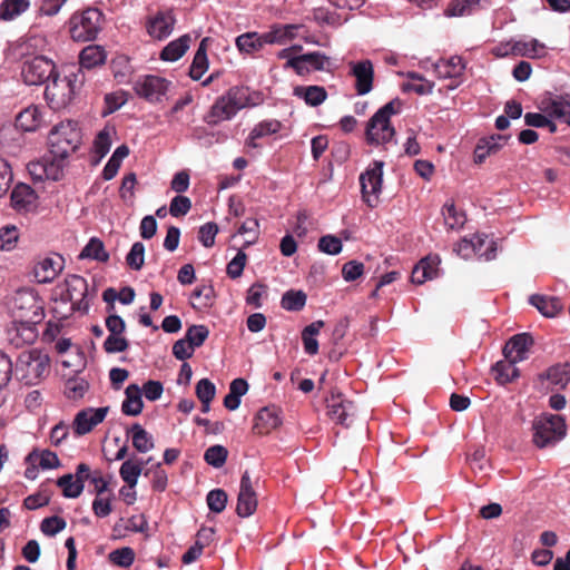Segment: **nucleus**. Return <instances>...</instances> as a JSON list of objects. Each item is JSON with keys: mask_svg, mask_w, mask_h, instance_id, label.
Segmentation results:
<instances>
[{"mask_svg": "<svg viewBox=\"0 0 570 570\" xmlns=\"http://www.w3.org/2000/svg\"><path fill=\"white\" fill-rule=\"evenodd\" d=\"M512 50L514 51V56L537 59L544 56L546 46L537 39H530L528 41L514 40Z\"/></svg>", "mask_w": 570, "mask_h": 570, "instance_id": "473e14b6", "label": "nucleus"}, {"mask_svg": "<svg viewBox=\"0 0 570 570\" xmlns=\"http://www.w3.org/2000/svg\"><path fill=\"white\" fill-rule=\"evenodd\" d=\"M56 483L59 488H61L62 495L69 499L78 498L82 493L85 487L81 483V480H77V478L70 473L58 478Z\"/></svg>", "mask_w": 570, "mask_h": 570, "instance_id": "79ce46f5", "label": "nucleus"}, {"mask_svg": "<svg viewBox=\"0 0 570 570\" xmlns=\"http://www.w3.org/2000/svg\"><path fill=\"white\" fill-rule=\"evenodd\" d=\"M79 258H90L97 262L106 263L109 259V254L105 249L104 243L99 238L92 237L82 248Z\"/></svg>", "mask_w": 570, "mask_h": 570, "instance_id": "ea45409f", "label": "nucleus"}, {"mask_svg": "<svg viewBox=\"0 0 570 570\" xmlns=\"http://www.w3.org/2000/svg\"><path fill=\"white\" fill-rule=\"evenodd\" d=\"M65 161L66 160H59L51 156V159H43L42 161L30 164L29 169L30 173L39 179L46 178L57 181L63 175Z\"/></svg>", "mask_w": 570, "mask_h": 570, "instance_id": "412c9836", "label": "nucleus"}, {"mask_svg": "<svg viewBox=\"0 0 570 570\" xmlns=\"http://www.w3.org/2000/svg\"><path fill=\"white\" fill-rule=\"evenodd\" d=\"M29 6V0H3L0 3V19L12 20L24 12Z\"/></svg>", "mask_w": 570, "mask_h": 570, "instance_id": "37998d69", "label": "nucleus"}, {"mask_svg": "<svg viewBox=\"0 0 570 570\" xmlns=\"http://www.w3.org/2000/svg\"><path fill=\"white\" fill-rule=\"evenodd\" d=\"M327 414L332 421L350 426L355 415V406L351 401L343 397L341 393H332L326 399Z\"/></svg>", "mask_w": 570, "mask_h": 570, "instance_id": "dca6fc26", "label": "nucleus"}, {"mask_svg": "<svg viewBox=\"0 0 570 570\" xmlns=\"http://www.w3.org/2000/svg\"><path fill=\"white\" fill-rule=\"evenodd\" d=\"M129 343L122 335H108L104 343V348L107 353H120L128 348Z\"/></svg>", "mask_w": 570, "mask_h": 570, "instance_id": "69168bd1", "label": "nucleus"}, {"mask_svg": "<svg viewBox=\"0 0 570 570\" xmlns=\"http://www.w3.org/2000/svg\"><path fill=\"white\" fill-rule=\"evenodd\" d=\"M102 22L104 13L97 8L75 12L69 19L70 36L75 41H91L100 32Z\"/></svg>", "mask_w": 570, "mask_h": 570, "instance_id": "20e7f679", "label": "nucleus"}, {"mask_svg": "<svg viewBox=\"0 0 570 570\" xmlns=\"http://www.w3.org/2000/svg\"><path fill=\"white\" fill-rule=\"evenodd\" d=\"M89 389L88 382L82 377H71L65 385V394L69 400H80Z\"/></svg>", "mask_w": 570, "mask_h": 570, "instance_id": "09e8293b", "label": "nucleus"}, {"mask_svg": "<svg viewBox=\"0 0 570 570\" xmlns=\"http://www.w3.org/2000/svg\"><path fill=\"white\" fill-rule=\"evenodd\" d=\"M170 82L156 75H145L134 82L136 95L144 98L148 102H160L167 94Z\"/></svg>", "mask_w": 570, "mask_h": 570, "instance_id": "9d476101", "label": "nucleus"}, {"mask_svg": "<svg viewBox=\"0 0 570 570\" xmlns=\"http://www.w3.org/2000/svg\"><path fill=\"white\" fill-rule=\"evenodd\" d=\"M538 380L541 383L548 381L552 386L564 389L570 382V363H558L550 366L538 375Z\"/></svg>", "mask_w": 570, "mask_h": 570, "instance_id": "b1692460", "label": "nucleus"}, {"mask_svg": "<svg viewBox=\"0 0 570 570\" xmlns=\"http://www.w3.org/2000/svg\"><path fill=\"white\" fill-rule=\"evenodd\" d=\"M151 459H148L146 463H149ZM145 462L141 460H126L119 470L120 478L128 485V488L134 489L138 482V478L142 472V466Z\"/></svg>", "mask_w": 570, "mask_h": 570, "instance_id": "e433bc0d", "label": "nucleus"}, {"mask_svg": "<svg viewBox=\"0 0 570 570\" xmlns=\"http://www.w3.org/2000/svg\"><path fill=\"white\" fill-rule=\"evenodd\" d=\"M77 81L78 75L75 72H70L62 78L56 72L45 89V97L49 106L57 110L68 106L73 99Z\"/></svg>", "mask_w": 570, "mask_h": 570, "instance_id": "0eeeda50", "label": "nucleus"}, {"mask_svg": "<svg viewBox=\"0 0 570 570\" xmlns=\"http://www.w3.org/2000/svg\"><path fill=\"white\" fill-rule=\"evenodd\" d=\"M539 109L547 116L563 120L570 126V95L547 92L540 99Z\"/></svg>", "mask_w": 570, "mask_h": 570, "instance_id": "4468645a", "label": "nucleus"}, {"mask_svg": "<svg viewBox=\"0 0 570 570\" xmlns=\"http://www.w3.org/2000/svg\"><path fill=\"white\" fill-rule=\"evenodd\" d=\"M384 161L375 160L373 166L360 176L363 199L370 207H374L382 187Z\"/></svg>", "mask_w": 570, "mask_h": 570, "instance_id": "f8f14e48", "label": "nucleus"}, {"mask_svg": "<svg viewBox=\"0 0 570 570\" xmlns=\"http://www.w3.org/2000/svg\"><path fill=\"white\" fill-rule=\"evenodd\" d=\"M392 100L380 108L367 121L365 140L368 145H384L392 139Z\"/></svg>", "mask_w": 570, "mask_h": 570, "instance_id": "6e6552de", "label": "nucleus"}, {"mask_svg": "<svg viewBox=\"0 0 570 570\" xmlns=\"http://www.w3.org/2000/svg\"><path fill=\"white\" fill-rule=\"evenodd\" d=\"M351 75L355 78V89L358 95H366L373 88L374 69L371 60L351 61Z\"/></svg>", "mask_w": 570, "mask_h": 570, "instance_id": "a211bd4d", "label": "nucleus"}, {"mask_svg": "<svg viewBox=\"0 0 570 570\" xmlns=\"http://www.w3.org/2000/svg\"><path fill=\"white\" fill-rule=\"evenodd\" d=\"M209 336V330L205 325H191L188 327L185 337L194 348L199 347Z\"/></svg>", "mask_w": 570, "mask_h": 570, "instance_id": "4d7b16f0", "label": "nucleus"}, {"mask_svg": "<svg viewBox=\"0 0 570 570\" xmlns=\"http://www.w3.org/2000/svg\"><path fill=\"white\" fill-rule=\"evenodd\" d=\"M465 70V63L459 56H452L449 59H439L434 63V71L439 78L458 79Z\"/></svg>", "mask_w": 570, "mask_h": 570, "instance_id": "393cba45", "label": "nucleus"}, {"mask_svg": "<svg viewBox=\"0 0 570 570\" xmlns=\"http://www.w3.org/2000/svg\"><path fill=\"white\" fill-rule=\"evenodd\" d=\"M126 399L121 404V411L129 416H137L142 412L144 402L141 397V387L137 384H130L125 390Z\"/></svg>", "mask_w": 570, "mask_h": 570, "instance_id": "a878e982", "label": "nucleus"}, {"mask_svg": "<svg viewBox=\"0 0 570 570\" xmlns=\"http://www.w3.org/2000/svg\"><path fill=\"white\" fill-rule=\"evenodd\" d=\"M191 208V200L183 195L175 196L169 205V214L173 217L185 216Z\"/></svg>", "mask_w": 570, "mask_h": 570, "instance_id": "680f3d73", "label": "nucleus"}, {"mask_svg": "<svg viewBox=\"0 0 570 570\" xmlns=\"http://www.w3.org/2000/svg\"><path fill=\"white\" fill-rule=\"evenodd\" d=\"M176 18L171 11H158L146 24L148 35L157 40L169 37L174 30Z\"/></svg>", "mask_w": 570, "mask_h": 570, "instance_id": "6ab92c4d", "label": "nucleus"}, {"mask_svg": "<svg viewBox=\"0 0 570 570\" xmlns=\"http://www.w3.org/2000/svg\"><path fill=\"white\" fill-rule=\"evenodd\" d=\"M10 309L13 323L20 325L16 331L17 333L21 331L22 342H33L37 336L35 326L39 324L45 316L42 301L33 289L21 288L14 293Z\"/></svg>", "mask_w": 570, "mask_h": 570, "instance_id": "f257e3e1", "label": "nucleus"}, {"mask_svg": "<svg viewBox=\"0 0 570 570\" xmlns=\"http://www.w3.org/2000/svg\"><path fill=\"white\" fill-rule=\"evenodd\" d=\"M282 124L278 120H264L257 124L250 131V140H256L267 135L276 134L281 130Z\"/></svg>", "mask_w": 570, "mask_h": 570, "instance_id": "6e6d98bb", "label": "nucleus"}, {"mask_svg": "<svg viewBox=\"0 0 570 570\" xmlns=\"http://www.w3.org/2000/svg\"><path fill=\"white\" fill-rule=\"evenodd\" d=\"M49 151L59 160L69 158L81 144V130L73 120L60 121L49 132Z\"/></svg>", "mask_w": 570, "mask_h": 570, "instance_id": "7ed1b4c3", "label": "nucleus"}, {"mask_svg": "<svg viewBox=\"0 0 570 570\" xmlns=\"http://www.w3.org/2000/svg\"><path fill=\"white\" fill-rule=\"evenodd\" d=\"M509 138V135L501 134L481 138L474 149V161L482 164L488 156L498 153Z\"/></svg>", "mask_w": 570, "mask_h": 570, "instance_id": "5701e85b", "label": "nucleus"}, {"mask_svg": "<svg viewBox=\"0 0 570 570\" xmlns=\"http://www.w3.org/2000/svg\"><path fill=\"white\" fill-rule=\"evenodd\" d=\"M281 424L276 411L269 407H263L255 417L253 431L257 434H267Z\"/></svg>", "mask_w": 570, "mask_h": 570, "instance_id": "cd10ccee", "label": "nucleus"}, {"mask_svg": "<svg viewBox=\"0 0 570 570\" xmlns=\"http://www.w3.org/2000/svg\"><path fill=\"white\" fill-rule=\"evenodd\" d=\"M27 463H37L42 470L57 469L61 465L58 455L50 450H33L26 458Z\"/></svg>", "mask_w": 570, "mask_h": 570, "instance_id": "58836bf2", "label": "nucleus"}, {"mask_svg": "<svg viewBox=\"0 0 570 570\" xmlns=\"http://www.w3.org/2000/svg\"><path fill=\"white\" fill-rule=\"evenodd\" d=\"M19 234L16 226H4L0 228V248L11 250L16 247Z\"/></svg>", "mask_w": 570, "mask_h": 570, "instance_id": "bf43d9fd", "label": "nucleus"}, {"mask_svg": "<svg viewBox=\"0 0 570 570\" xmlns=\"http://www.w3.org/2000/svg\"><path fill=\"white\" fill-rule=\"evenodd\" d=\"M453 252L464 259L475 254L484 257L485 261H491L497 256V243L487 242V237L481 236H474L473 239L463 238L454 245Z\"/></svg>", "mask_w": 570, "mask_h": 570, "instance_id": "9b49d317", "label": "nucleus"}, {"mask_svg": "<svg viewBox=\"0 0 570 570\" xmlns=\"http://www.w3.org/2000/svg\"><path fill=\"white\" fill-rule=\"evenodd\" d=\"M193 297L199 301V307H210L214 303L215 291L212 285H202L194 289Z\"/></svg>", "mask_w": 570, "mask_h": 570, "instance_id": "052dcab7", "label": "nucleus"}, {"mask_svg": "<svg viewBox=\"0 0 570 570\" xmlns=\"http://www.w3.org/2000/svg\"><path fill=\"white\" fill-rule=\"evenodd\" d=\"M286 29H282V26L276 24L269 31L262 33L261 39L264 45H284L286 43Z\"/></svg>", "mask_w": 570, "mask_h": 570, "instance_id": "774afa93", "label": "nucleus"}, {"mask_svg": "<svg viewBox=\"0 0 570 570\" xmlns=\"http://www.w3.org/2000/svg\"><path fill=\"white\" fill-rule=\"evenodd\" d=\"M109 406L86 407L79 411L72 422V429L79 436L91 432L98 424L104 422L109 413Z\"/></svg>", "mask_w": 570, "mask_h": 570, "instance_id": "2eb2a0df", "label": "nucleus"}, {"mask_svg": "<svg viewBox=\"0 0 570 570\" xmlns=\"http://www.w3.org/2000/svg\"><path fill=\"white\" fill-rule=\"evenodd\" d=\"M57 72L53 61L45 56H35L22 65L21 76L29 86H39L50 80Z\"/></svg>", "mask_w": 570, "mask_h": 570, "instance_id": "1a4fd4ad", "label": "nucleus"}, {"mask_svg": "<svg viewBox=\"0 0 570 570\" xmlns=\"http://www.w3.org/2000/svg\"><path fill=\"white\" fill-rule=\"evenodd\" d=\"M61 271L62 258L60 256L46 257L35 265L33 275L38 283L46 284L52 282Z\"/></svg>", "mask_w": 570, "mask_h": 570, "instance_id": "4be33fe9", "label": "nucleus"}, {"mask_svg": "<svg viewBox=\"0 0 570 570\" xmlns=\"http://www.w3.org/2000/svg\"><path fill=\"white\" fill-rule=\"evenodd\" d=\"M328 63L330 58L325 53L314 51L303 55V66H307L309 68V72L312 70L323 71L326 69Z\"/></svg>", "mask_w": 570, "mask_h": 570, "instance_id": "603ef678", "label": "nucleus"}, {"mask_svg": "<svg viewBox=\"0 0 570 570\" xmlns=\"http://www.w3.org/2000/svg\"><path fill=\"white\" fill-rule=\"evenodd\" d=\"M256 105L257 101L252 97L249 88L233 87L226 95L217 98L204 119L208 125L214 126L232 119L240 109Z\"/></svg>", "mask_w": 570, "mask_h": 570, "instance_id": "f03ea898", "label": "nucleus"}, {"mask_svg": "<svg viewBox=\"0 0 570 570\" xmlns=\"http://www.w3.org/2000/svg\"><path fill=\"white\" fill-rule=\"evenodd\" d=\"M518 362H514L513 360H502L497 362L492 366V373L494 375V380L500 385H505L508 383L513 382L520 376V371L515 366Z\"/></svg>", "mask_w": 570, "mask_h": 570, "instance_id": "c85d7f7f", "label": "nucleus"}, {"mask_svg": "<svg viewBox=\"0 0 570 570\" xmlns=\"http://www.w3.org/2000/svg\"><path fill=\"white\" fill-rule=\"evenodd\" d=\"M207 41L208 38H204L200 41L199 47L194 56L189 69V76L194 80H199L208 69Z\"/></svg>", "mask_w": 570, "mask_h": 570, "instance_id": "4c0bfd02", "label": "nucleus"}, {"mask_svg": "<svg viewBox=\"0 0 570 570\" xmlns=\"http://www.w3.org/2000/svg\"><path fill=\"white\" fill-rule=\"evenodd\" d=\"M400 87L403 92L414 91L417 95H426L432 92L434 83L420 76L412 75L411 80L403 81Z\"/></svg>", "mask_w": 570, "mask_h": 570, "instance_id": "a18cd8bd", "label": "nucleus"}, {"mask_svg": "<svg viewBox=\"0 0 570 570\" xmlns=\"http://www.w3.org/2000/svg\"><path fill=\"white\" fill-rule=\"evenodd\" d=\"M236 46L242 52L253 53L254 51L262 49L264 42L261 39V35H257L256 32H247L236 38Z\"/></svg>", "mask_w": 570, "mask_h": 570, "instance_id": "49530a36", "label": "nucleus"}, {"mask_svg": "<svg viewBox=\"0 0 570 570\" xmlns=\"http://www.w3.org/2000/svg\"><path fill=\"white\" fill-rule=\"evenodd\" d=\"M318 249L328 255H337L342 252V242L333 235H325L318 240Z\"/></svg>", "mask_w": 570, "mask_h": 570, "instance_id": "e2e57ef3", "label": "nucleus"}, {"mask_svg": "<svg viewBox=\"0 0 570 570\" xmlns=\"http://www.w3.org/2000/svg\"><path fill=\"white\" fill-rule=\"evenodd\" d=\"M42 122V115L37 106H29L16 117V127L23 131H35Z\"/></svg>", "mask_w": 570, "mask_h": 570, "instance_id": "bb28decb", "label": "nucleus"}, {"mask_svg": "<svg viewBox=\"0 0 570 570\" xmlns=\"http://www.w3.org/2000/svg\"><path fill=\"white\" fill-rule=\"evenodd\" d=\"M196 396L199 401H213L216 395V386L208 379H202L196 384Z\"/></svg>", "mask_w": 570, "mask_h": 570, "instance_id": "0e129e2a", "label": "nucleus"}, {"mask_svg": "<svg viewBox=\"0 0 570 570\" xmlns=\"http://www.w3.org/2000/svg\"><path fill=\"white\" fill-rule=\"evenodd\" d=\"M257 508V497L248 471H245L240 479L239 493L237 498L236 513L240 518L252 515Z\"/></svg>", "mask_w": 570, "mask_h": 570, "instance_id": "f3484780", "label": "nucleus"}, {"mask_svg": "<svg viewBox=\"0 0 570 570\" xmlns=\"http://www.w3.org/2000/svg\"><path fill=\"white\" fill-rule=\"evenodd\" d=\"M442 214L444 216L445 225L450 229L460 228L465 223V215L458 212L454 204L444 205Z\"/></svg>", "mask_w": 570, "mask_h": 570, "instance_id": "864d4df0", "label": "nucleus"}, {"mask_svg": "<svg viewBox=\"0 0 570 570\" xmlns=\"http://www.w3.org/2000/svg\"><path fill=\"white\" fill-rule=\"evenodd\" d=\"M67 527V522L65 519L53 515L46 518L41 521L40 530L43 534L48 537H53L60 531H62Z\"/></svg>", "mask_w": 570, "mask_h": 570, "instance_id": "13d9d810", "label": "nucleus"}, {"mask_svg": "<svg viewBox=\"0 0 570 570\" xmlns=\"http://www.w3.org/2000/svg\"><path fill=\"white\" fill-rule=\"evenodd\" d=\"M191 42L189 35H184L178 39L170 41L160 52V59L164 61H177L188 50Z\"/></svg>", "mask_w": 570, "mask_h": 570, "instance_id": "72a5a7b5", "label": "nucleus"}, {"mask_svg": "<svg viewBox=\"0 0 570 570\" xmlns=\"http://www.w3.org/2000/svg\"><path fill=\"white\" fill-rule=\"evenodd\" d=\"M533 345V338L528 333L513 335L503 348L504 357L521 362L528 357V351Z\"/></svg>", "mask_w": 570, "mask_h": 570, "instance_id": "aec40b11", "label": "nucleus"}, {"mask_svg": "<svg viewBox=\"0 0 570 570\" xmlns=\"http://www.w3.org/2000/svg\"><path fill=\"white\" fill-rule=\"evenodd\" d=\"M65 298L71 303V309L86 313L89 309L88 283L79 275H70L66 278Z\"/></svg>", "mask_w": 570, "mask_h": 570, "instance_id": "ddd939ff", "label": "nucleus"}, {"mask_svg": "<svg viewBox=\"0 0 570 570\" xmlns=\"http://www.w3.org/2000/svg\"><path fill=\"white\" fill-rule=\"evenodd\" d=\"M228 451L225 446L216 444L209 446L204 453V460L213 468H222L227 460Z\"/></svg>", "mask_w": 570, "mask_h": 570, "instance_id": "de8ad7c7", "label": "nucleus"}, {"mask_svg": "<svg viewBox=\"0 0 570 570\" xmlns=\"http://www.w3.org/2000/svg\"><path fill=\"white\" fill-rule=\"evenodd\" d=\"M247 256L243 250H239L236 256L227 264V275L230 278H238L244 271Z\"/></svg>", "mask_w": 570, "mask_h": 570, "instance_id": "338daca9", "label": "nucleus"}, {"mask_svg": "<svg viewBox=\"0 0 570 570\" xmlns=\"http://www.w3.org/2000/svg\"><path fill=\"white\" fill-rule=\"evenodd\" d=\"M107 58L105 49L97 45H90L83 48L79 55L80 67L91 69L104 65Z\"/></svg>", "mask_w": 570, "mask_h": 570, "instance_id": "f704fd0d", "label": "nucleus"}, {"mask_svg": "<svg viewBox=\"0 0 570 570\" xmlns=\"http://www.w3.org/2000/svg\"><path fill=\"white\" fill-rule=\"evenodd\" d=\"M36 200L35 190L26 184H18L11 193L12 207L19 212L28 210Z\"/></svg>", "mask_w": 570, "mask_h": 570, "instance_id": "2f4dec72", "label": "nucleus"}, {"mask_svg": "<svg viewBox=\"0 0 570 570\" xmlns=\"http://www.w3.org/2000/svg\"><path fill=\"white\" fill-rule=\"evenodd\" d=\"M481 8V0H451L445 14L449 17L469 16Z\"/></svg>", "mask_w": 570, "mask_h": 570, "instance_id": "a19ab883", "label": "nucleus"}, {"mask_svg": "<svg viewBox=\"0 0 570 570\" xmlns=\"http://www.w3.org/2000/svg\"><path fill=\"white\" fill-rule=\"evenodd\" d=\"M530 303L546 317H554L563 308L561 301L553 296L535 294L530 297Z\"/></svg>", "mask_w": 570, "mask_h": 570, "instance_id": "7c9ffc66", "label": "nucleus"}, {"mask_svg": "<svg viewBox=\"0 0 570 570\" xmlns=\"http://www.w3.org/2000/svg\"><path fill=\"white\" fill-rule=\"evenodd\" d=\"M109 560L116 566L128 568L135 561V552L129 547L116 549L109 553Z\"/></svg>", "mask_w": 570, "mask_h": 570, "instance_id": "5fc2aeb1", "label": "nucleus"}, {"mask_svg": "<svg viewBox=\"0 0 570 570\" xmlns=\"http://www.w3.org/2000/svg\"><path fill=\"white\" fill-rule=\"evenodd\" d=\"M144 262L145 245L141 242H136L126 256V263L131 269L139 271L144 266Z\"/></svg>", "mask_w": 570, "mask_h": 570, "instance_id": "8fccbe9b", "label": "nucleus"}, {"mask_svg": "<svg viewBox=\"0 0 570 570\" xmlns=\"http://www.w3.org/2000/svg\"><path fill=\"white\" fill-rule=\"evenodd\" d=\"M306 294L303 291H287L283 294L281 305L284 309L297 312L304 308Z\"/></svg>", "mask_w": 570, "mask_h": 570, "instance_id": "c03bdc74", "label": "nucleus"}, {"mask_svg": "<svg viewBox=\"0 0 570 570\" xmlns=\"http://www.w3.org/2000/svg\"><path fill=\"white\" fill-rule=\"evenodd\" d=\"M49 357L38 350L22 352L16 363V375L26 385L37 384L48 371Z\"/></svg>", "mask_w": 570, "mask_h": 570, "instance_id": "39448f33", "label": "nucleus"}, {"mask_svg": "<svg viewBox=\"0 0 570 570\" xmlns=\"http://www.w3.org/2000/svg\"><path fill=\"white\" fill-rule=\"evenodd\" d=\"M227 493L222 489H215L208 492L206 502L212 512L220 513L227 504Z\"/></svg>", "mask_w": 570, "mask_h": 570, "instance_id": "3c124183", "label": "nucleus"}, {"mask_svg": "<svg viewBox=\"0 0 570 570\" xmlns=\"http://www.w3.org/2000/svg\"><path fill=\"white\" fill-rule=\"evenodd\" d=\"M533 442L539 448H546L566 436V420L558 414H543L533 421Z\"/></svg>", "mask_w": 570, "mask_h": 570, "instance_id": "423d86ee", "label": "nucleus"}, {"mask_svg": "<svg viewBox=\"0 0 570 570\" xmlns=\"http://www.w3.org/2000/svg\"><path fill=\"white\" fill-rule=\"evenodd\" d=\"M127 434L131 435L132 445L139 453H147L155 448L153 436L138 423H134Z\"/></svg>", "mask_w": 570, "mask_h": 570, "instance_id": "c9c22d12", "label": "nucleus"}, {"mask_svg": "<svg viewBox=\"0 0 570 570\" xmlns=\"http://www.w3.org/2000/svg\"><path fill=\"white\" fill-rule=\"evenodd\" d=\"M295 97L301 98L306 105L317 107L327 98V92L322 86H296L293 90Z\"/></svg>", "mask_w": 570, "mask_h": 570, "instance_id": "c756f323", "label": "nucleus"}]
</instances>
